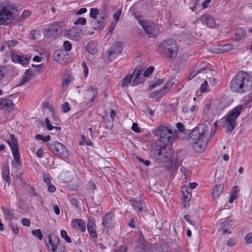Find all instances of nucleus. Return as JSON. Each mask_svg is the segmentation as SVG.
<instances>
[{
	"instance_id": "obj_30",
	"label": "nucleus",
	"mask_w": 252,
	"mask_h": 252,
	"mask_svg": "<svg viewBox=\"0 0 252 252\" xmlns=\"http://www.w3.org/2000/svg\"><path fill=\"white\" fill-rule=\"evenodd\" d=\"M209 66V64L206 63L202 62L198 65L196 70H197L198 73L201 72L206 73L208 70H210Z\"/></svg>"
},
{
	"instance_id": "obj_37",
	"label": "nucleus",
	"mask_w": 252,
	"mask_h": 252,
	"mask_svg": "<svg viewBox=\"0 0 252 252\" xmlns=\"http://www.w3.org/2000/svg\"><path fill=\"white\" fill-rule=\"evenodd\" d=\"M99 9L96 8H92L90 9V16L94 20L96 19L97 15L99 14Z\"/></svg>"
},
{
	"instance_id": "obj_43",
	"label": "nucleus",
	"mask_w": 252,
	"mask_h": 252,
	"mask_svg": "<svg viewBox=\"0 0 252 252\" xmlns=\"http://www.w3.org/2000/svg\"><path fill=\"white\" fill-rule=\"evenodd\" d=\"M9 225L13 233L15 234H18L19 232L18 225L14 222H12V221L9 222Z\"/></svg>"
},
{
	"instance_id": "obj_16",
	"label": "nucleus",
	"mask_w": 252,
	"mask_h": 252,
	"mask_svg": "<svg viewBox=\"0 0 252 252\" xmlns=\"http://www.w3.org/2000/svg\"><path fill=\"white\" fill-rule=\"evenodd\" d=\"M87 92L88 94H89L90 95H92V97L91 99L86 103L87 106L88 107H90L92 106L95 99L97 97L98 91L97 88H94L93 86H90L87 89Z\"/></svg>"
},
{
	"instance_id": "obj_46",
	"label": "nucleus",
	"mask_w": 252,
	"mask_h": 252,
	"mask_svg": "<svg viewBox=\"0 0 252 252\" xmlns=\"http://www.w3.org/2000/svg\"><path fill=\"white\" fill-rule=\"evenodd\" d=\"M154 67L153 66H150L144 72L143 75H142V78L143 79L144 77H148L149 75H150L154 71Z\"/></svg>"
},
{
	"instance_id": "obj_45",
	"label": "nucleus",
	"mask_w": 252,
	"mask_h": 252,
	"mask_svg": "<svg viewBox=\"0 0 252 252\" xmlns=\"http://www.w3.org/2000/svg\"><path fill=\"white\" fill-rule=\"evenodd\" d=\"M32 233L34 236L37 237L39 240L42 239L43 235L40 229L33 230L32 231Z\"/></svg>"
},
{
	"instance_id": "obj_55",
	"label": "nucleus",
	"mask_w": 252,
	"mask_h": 252,
	"mask_svg": "<svg viewBox=\"0 0 252 252\" xmlns=\"http://www.w3.org/2000/svg\"><path fill=\"white\" fill-rule=\"evenodd\" d=\"M70 83V81L68 78L64 80L62 83L63 90H65L67 89Z\"/></svg>"
},
{
	"instance_id": "obj_53",
	"label": "nucleus",
	"mask_w": 252,
	"mask_h": 252,
	"mask_svg": "<svg viewBox=\"0 0 252 252\" xmlns=\"http://www.w3.org/2000/svg\"><path fill=\"white\" fill-rule=\"evenodd\" d=\"M88 188L91 190H94L96 188V185L94 181L90 180L87 184Z\"/></svg>"
},
{
	"instance_id": "obj_20",
	"label": "nucleus",
	"mask_w": 252,
	"mask_h": 252,
	"mask_svg": "<svg viewBox=\"0 0 252 252\" xmlns=\"http://www.w3.org/2000/svg\"><path fill=\"white\" fill-rule=\"evenodd\" d=\"M114 214L112 212H109L106 214L102 218V224L106 228H110L113 222Z\"/></svg>"
},
{
	"instance_id": "obj_3",
	"label": "nucleus",
	"mask_w": 252,
	"mask_h": 252,
	"mask_svg": "<svg viewBox=\"0 0 252 252\" xmlns=\"http://www.w3.org/2000/svg\"><path fill=\"white\" fill-rule=\"evenodd\" d=\"M178 49L176 41L169 38L162 40L159 43L157 51L172 62L177 56Z\"/></svg>"
},
{
	"instance_id": "obj_57",
	"label": "nucleus",
	"mask_w": 252,
	"mask_h": 252,
	"mask_svg": "<svg viewBox=\"0 0 252 252\" xmlns=\"http://www.w3.org/2000/svg\"><path fill=\"white\" fill-rule=\"evenodd\" d=\"M45 124L46 126V128L48 130H51L53 128H54V126H53L50 122V120L48 118H46L45 119Z\"/></svg>"
},
{
	"instance_id": "obj_18",
	"label": "nucleus",
	"mask_w": 252,
	"mask_h": 252,
	"mask_svg": "<svg viewBox=\"0 0 252 252\" xmlns=\"http://www.w3.org/2000/svg\"><path fill=\"white\" fill-rule=\"evenodd\" d=\"M60 242V239L59 237L56 236L54 234H50L48 236V243H46V245L48 248L49 251H51L58 244V243Z\"/></svg>"
},
{
	"instance_id": "obj_29",
	"label": "nucleus",
	"mask_w": 252,
	"mask_h": 252,
	"mask_svg": "<svg viewBox=\"0 0 252 252\" xmlns=\"http://www.w3.org/2000/svg\"><path fill=\"white\" fill-rule=\"evenodd\" d=\"M12 153L14 158V160L12 162V164L14 165L15 162L18 165L20 166L21 165V161L19 150H13Z\"/></svg>"
},
{
	"instance_id": "obj_34",
	"label": "nucleus",
	"mask_w": 252,
	"mask_h": 252,
	"mask_svg": "<svg viewBox=\"0 0 252 252\" xmlns=\"http://www.w3.org/2000/svg\"><path fill=\"white\" fill-rule=\"evenodd\" d=\"M2 173L3 178L6 181L8 184H9L11 179L8 168L7 167L3 168Z\"/></svg>"
},
{
	"instance_id": "obj_39",
	"label": "nucleus",
	"mask_w": 252,
	"mask_h": 252,
	"mask_svg": "<svg viewBox=\"0 0 252 252\" xmlns=\"http://www.w3.org/2000/svg\"><path fill=\"white\" fill-rule=\"evenodd\" d=\"M246 36V32H235L234 40L237 41L243 39Z\"/></svg>"
},
{
	"instance_id": "obj_52",
	"label": "nucleus",
	"mask_w": 252,
	"mask_h": 252,
	"mask_svg": "<svg viewBox=\"0 0 252 252\" xmlns=\"http://www.w3.org/2000/svg\"><path fill=\"white\" fill-rule=\"evenodd\" d=\"M184 219L190 224L195 226V221L194 220H192L190 219V216L189 215H186L184 217Z\"/></svg>"
},
{
	"instance_id": "obj_14",
	"label": "nucleus",
	"mask_w": 252,
	"mask_h": 252,
	"mask_svg": "<svg viewBox=\"0 0 252 252\" xmlns=\"http://www.w3.org/2000/svg\"><path fill=\"white\" fill-rule=\"evenodd\" d=\"M72 228L82 233L86 231V223L81 219H73L71 222Z\"/></svg>"
},
{
	"instance_id": "obj_35",
	"label": "nucleus",
	"mask_w": 252,
	"mask_h": 252,
	"mask_svg": "<svg viewBox=\"0 0 252 252\" xmlns=\"http://www.w3.org/2000/svg\"><path fill=\"white\" fill-rule=\"evenodd\" d=\"M88 231L90 236L93 238L97 239V235L96 231V225L87 227Z\"/></svg>"
},
{
	"instance_id": "obj_21",
	"label": "nucleus",
	"mask_w": 252,
	"mask_h": 252,
	"mask_svg": "<svg viewBox=\"0 0 252 252\" xmlns=\"http://www.w3.org/2000/svg\"><path fill=\"white\" fill-rule=\"evenodd\" d=\"M221 226L220 227L219 231L222 232V234L226 233H230L231 232L228 231L232 226V221L229 220L227 219L222 222Z\"/></svg>"
},
{
	"instance_id": "obj_22",
	"label": "nucleus",
	"mask_w": 252,
	"mask_h": 252,
	"mask_svg": "<svg viewBox=\"0 0 252 252\" xmlns=\"http://www.w3.org/2000/svg\"><path fill=\"white\" fill-rule=\"evenodd\" d=\"M105 17L102 16L100 19L96 20H94L92 22V26L94 30L101 31L103 29L105 26L104 24Z\"/></svg>"
},
{
	"instance_id": "obj_19",
	"label": "nucleus",
	"mask_w": 252,
	"mask_h": 252,
	"mask_svg": "<svg viewBox=\"0 0 252 252\" xmlns=\"http://www.w3.org/2000/svg\"><path fill=\"white\" fill-rule=\"evenodd\" d=\"M14 104L12 101L8 98L0 99V110L9 111L13 108Z\"/></svg>"
},
{
	"instance_id": "obj_12",
	"label": "nucleus",
	"mask_w": 252,
	"mask_h": 252,
	"mask_svg": "<svg viewBox=\"0 0 252 252\" xmlns=\"http://www.w3.org/2000/svg\"><path fill=\"white\" fill-rule=\"evenodd\" d=\"M68 54L62 49H58L54 51L53 58L57 62L64 64L67 60Z\"/></svg>"
},
{
	"instance_id": "obj_2",
	"label": "nucleus",
	"mask_w": 252,
	"mask_h": 252,
	"mask_svg": "<svg viewBox=\"0 0 252 252\" xmlns=\"http://www.w3.org/2000/svg\"><path fill=\"white\" fill-rule=\"evenodd\" d=\"M232 91L243 93L252 90V76L247 72H238L230 83Z\"/></svg>"
},
{
	"instance_id": "obj_28",
	"label": "nucleus",
	"mask_w": 252,
	"mask_h": 252,
	"mask_svg": "<svg viewBox=\"0 0 252 252\" xmlns=\"http://www.w3.org/2000/svg\"><path fill=\"white\" fill-rule=\"evenodd\" d=\"M32 74L33 73L31 70L27 69L23 75L20 84H24L29 81L31 79Z\"/></svg>"
},
{
	"instance_id": "obj_31",
	"label": "nucleus",
	"mask_w": 252,
	"mask_h": 252,
	"mask_svg": "<svg viewBox=\"0 0 252 252\" xmlns=\"http://www.w3.org/2000/svg\"><path fill=\"white\" fill-rule=\"evenodd\" d=\"M223 189L222 185H216L213 189V195L214 197H218L220 196Z\"/></svg>"
},
{
	"instance_id": "obj_1",
	"label": "nucleus",
	"mask_w": 252,
	"mask_h": 252,
	"mask_svg": "<svg viewBox=\"0 0 252 252\" xmlns=\"http://www.w3.org/2000/svg\"><path fill=\"white\" fill-rule=\"evenodd\" d=\"M216 129H211V133L208 138L206 137V132L208 130L206 124H199L192 129L189 135L188 136V141L192 145L193 149L197 152H201L206 147L208 142L213 136Z\"/></svg>"
},
{
	"instance_id": "obj_41",
	"label": "nucleus",
	"mask_w": 252,
	"mask_h": 252,
	"mask_svg": "<svg viewBox=\"0 0 252 252\" xmlns=\"http://www.w3.org/2000/svg\"><path fill=\"white\" fill-rule=\"evenodd\" d=\"M61 236L64 239L67 243H71V239L70 237L67 235V232L64 230H62L61 231Z\"/></svg>"
},
{
	"instance_id": "obj_62",
	"label": "nucleus",
	"mask_w": 252,
	"mask_h": 252,
	"mask_svg": "<svg viewBox=\"0 0 252 252\" xmlns=\"http://www.w3.org/2000/svg\"><path fill=\"white\" fill-rule=\"evenodd\" d=\"M40 35V32H30L29 34L30 38L32 39H35L39 37Z\"/></svg>"
},
{
	"instance_id": "obj_49",
	"label": "nucleus",
	"mask_w": 252,
	"mask_h": 252,
	"mask_svg": "<svg viewBox=\"0 0 252 252\" xmlns=\"http://www.w3.org/2000/svg\"><path fill=\"white\" fill-rule=\"evenodd\" d=\"M62 110L64 113H67L70 110L69 104L67 102L64 103L62 105Z\"/></svg>"
},
{
	"instance_id": "obj_40",
	"label": "nucleus",
	"mask_w": 252,
	"mask_h": 252,
	"mask_svg": "<svg viewBox=\"0 0 252 252\" xmlns=\"http://www.w3.org/2000/svg\"><path fill=\"white\" fill-rule=\"evenodd\" d=\"M35 138L36 140H42L44 142H48V141H50V136L47 135L46 136H43L42 135L37 134L35 136Z\"/></svg>"
},
{
	"instance_id": "obj_4",
	"label": "nucleus",
	"mask_w": 252,
	"mask_h": 252,
	"mask_svg": "<svg viewBox=\"0 0 252 252\" xmlns=\"http://www.w3.org/2000/svg\"><path fill=\"white\" fill-rule=\"evenodd\" d=\"M151 156L158 162H170V165H172L173 159L172 151L167 148L166 146L153 144L151 149Z\"/></svg>"
},
{
	"instance_id": "obj_50",
	"label": "nucleus",
	"mask_w": 252,
	"mask_h": 252,
	"mask_svg": "<svg viewBox=\"0 0 252 252\" xmlns=\"http://www.w3.org/2000/svg\"><path fill=\"white\" fill-rule=\"evenodd\" d=\"M135 158L138 161L143 163L145 165L147 166H148L151 164V161L149 160H144L143 158L138 156H136Z\"/></svg>"
},
{
	"instance_id": "obj_36",
	"label": "nucleus",
	"mask_w": 252,
	"mask_h": 252,
	"mask_svg": "<svg viewBox=\"0 0 252 252\" xmlns=\"http://www.w3.org/2000/svg\"><path fill=\"white\" fill-rule=\"evenodd\" d=\"M65 251V246L63 245L60 244L59 242L58 243V244L55 246V248L52 249L51 251L52 252H64Z\"/></svg>"
},
{
	"instance_id": "obj_26",
	"label": "nucleus",
	"mask_w": 252,
	"mask_h": 252,
	"mask_svg": "<svg viewBox=\"0 0 252 252\" xmlns=\"http://www.w3.org/2000/svg\"><path fill=\"white\" fill-rule=\"evenodd\" d=\"M10 140H7V143L9 144L11 151L19 150L18 141L15 136L13 134H10Z\"/></svg>"
},
{
	"instance_id": "obj_32",
	"label": "nucleus",
	"mask_w": 252,
	"mask_h": 252,
	"mask_svg": "<svg viewBox=\"0 0 252 252\" xmlns=\"http://www.w3.org/2000/svg\"><path fill=\"white\" fill-rule=\"evenodd\" d=\"M3 212L5 217L9 220V222L11 221L14 219V214L12 210L8 208L3 209Z\"/></svg>"
},
{
	"instance_id": "obj_25",
	"label": "nucleus",
	"mask_w": 252,
	"mask_h": 252,
	"mask_svg": "<svg viewBox=\"0 0 252 252\" xmlns=\"http://www.w3.org/2000/svg\"><path fill=\"white\" fill-rule=\"evenodd\" d=\"M87 51L92 55H94L98 52V45L94 41L89 42L86 46Z\"/></svg>"
},
{
	"instance_id": "obj_6",
	"label": "nucleus",
	"mask_w": 252,
	"mask_h": 252,
	"mask_svg": "<svg viewBox=\"0 0 252 252\" xmlns=\"http://www.w3.org/2000/svg\"><path fill=\"white\" fill-rule=\"evenodd\" d=\"M243 109V105H238L233 108L227 116L223 118L226 124V133L231 132L236 127V119Z\"/></svg>"
},
{
	"instance_id": "obj_9",
	"label": "nucleus",
	"mask_w": 252,
	"mask_h": 252,
	"mask_svg": "<svg viewBox=\"0 0 252 252\" xmlns=\"http://www.w3.org/2000/svg\"><path fill=\"white\" fill-rule=\"evenodd\" d=\"M123 50V44L121 42H116L114 43L108 50L106 51L108 58L110 61H112L118 55L120 54Z\"/></svg>"
},
{
	"instance_id": "obj_51",
	"label": "nucleus",
	"mask_w": 252,
	"mask_h": 252,
	"mask_svg": "<svg viewBox=\"0 0 252 252\" xmlns=\"http://www.w3.org/2000/svg\"><path fill=\"white\" fill-rule=\"evenodd\" d=\"M239 192L238 186H234L232 188L230 195L237 198V193Z\"/></svg>"
},
{
	"instance_id": "obj_56",
	"label": "nucleus",
	"mask_w": 252,
	"mask_h": 252,
	"mask_svg": "<svg viewBox=\"0 0 252 252\" xmlns=\"http://www.w3.org/2000/svg\"><path fill=\"white\" fill-rule=\"evenodd\" d=\"M81 142L83 144H86L87 145L91 146L92 145V142L90 140L88 141L86 140V137L84 135H81Z\"/></svg>"
},
{
	"instance_id": "obj_64",
	"label": "nucleus",
	"mask_w": 252,
	"mask_h": 252,
	"mask_svg": "<svg viewBox=\"0 0 252 252\" xmlns=\"http://www.w3.org/2000/svg\"><path fill=\"white\" fill-rule=\"evenodd\" d=\"M245 240L248 244H251L252 242V233H250L246 235Z\"/></svg>"
},
{
	"instance_id": "obj_38",
	"label": "nucleus",
	"mask_w": 252,
	"mask_h": 252,
	"mask_svg": "<svg viewBox=\"0 0 252 252\" xmlns=\"http://www.w3.org/2000/svg\"><path fill=\"white\" fill-rule=\"evenodd\" d=\"M63 48L66 53L69 52L72 49V44L68 41H64L63 43Z\"/></svg>"
},
{
	"instance_id": "obj_23",
	"label": "nucleus",
	"mask_w": 252,
	"mask_h": 252,
	"mask_svg": "<svg viewBox=\"0 0 252 252\" xmlns=\"http://www.w3.org/2000/svg\"><path fill=\"white\" fill-rule=\"evenodd\" d=\"M130 205L133 207V209L135 211L140 212L143 209L144 201L140 199L137 201L135 198H133L129 200Z\"/></svg>"
},
{
	"instance_id": "obj_48",
	"label": "nucleus",
	"mask_w": 252,
	"mask_h": 252,
	"mask_svg": "<svg viewBox=\"0 0 252 252\" xmlns=\"http://www.w3.org/2000/svg\"><path fill=\"white\" fill-rule=\"evenodd\" d=\"M232 49V45L230 44H226L223 45L221 47V50L222 52H226L231 50Z\"/></svg>"
},
{
	"instance_id": "obj_17",
	"label": "nucleus",
	"mask_w": 252,
	"mask_h": 252,
	"mask_svg": "<svg viewBox=\"0 0 252 252\" xmlns=\"http://www.w3.org/2000/svg\"><path fill=\"white\" fill-rule=\"evenodd\" d=\"M65 24L63 22H55L49 26L44 32H63L65 30Z\"/></svg>"
},
{
	"instance_id": "obj_7",
	"label": "nucleus",
	"mask_w": 252,
	"mask_h": 252,
	"mask_svg": "<svg viewBox=\"0 0 252 252\" xmlns=\"http://www.w3.org/2000/svg\"><path fill=\"white\" fill-rule=\"evenodd\" d=\"M143 69L140 66H137L132 74L127 75L123 79L121 86L122 87H127L129 84L134 86L141 83L143 81L141 74Z\"/></svg>"
},
{
	"instance_id": "obj_10",
	"label": "nucleus",
	"mask_w": 252,
	"mask_h": 252,
	"mask_svg": "<svg viewBox=\"0 0 252 252\" xmlns=\"http://www.w3.org/2000/svg\"><path fill=\"white\" fill-rule=\"evenodd\" d=\"M13 19L12 13L2 4H0V25H7L11 23Z\"/></svg>"
},
{
	"instance_id": "obj_27",
	"label": "nucleus",
	"mask_w": 252,
	"mask_h": 252,
	"mask_svg": "<svg viewBox=\"0 0 252 252\" xmlns=\"http://www.w3.org/2000/svg\"><path fill=\"white\" fill-rule=\"evenodd\" d=\"M64 36L75 41L79 40L82 37L81 32H65Z\"/></svg>"
},
{
	"instance_id": "obj_8",
	"label": "nucleus",
	"mask_w": 252,
	"mask_h": 252,
	"mask_svg": "<svg viewBox=\"0 0 252 252\" xmlns=\"http://www.w3.org/2000/svg\"><path fill=\"white\" fill-rule=\"evenodd\" d=\"M47 146L54 154L59 157L66 158L68 153L63 144L60 142L52 141L47 144Z\"/></svg>"
},
{
	"instance_id": "obj_44",
	"label": "nucleus",
	"mask_w": 252,
	"mask_h": 252,
	"mask_svg": "<svg viewBox=\"0 0 252 252\" xmlns=\"http://www.w3.org/2000/svg\"><path fill=\"white\" fill-rule=\"evenodd\" d=\"M138 243L140 244L143 247H145L146 245V242L144 239V236L140 232L139 235L138 236V238L137 239Z\"/></svg>"
},
{
	"instance_id": "obj_61",
	"label": "nucleus",
	"mask_w": 252,
	"mask_h": 252,
	"mask_svg": "<svg viewBox=\"0 0 252 252\" xmlns=\"http://www.w3.org/2000/svg\"><path fill=\"white\" fill-rule=\"evenodd\" d=\"M207 81L205 80L200 87V90L201 93H205L206 92V90H207Z\"/></svg>"
},
{
	"instance_id": "obj_13",
	"label": "nucleus",
	"mask_w": 252,
	"mask_h": 252,
	"mask_svg": "<svg viewBox=\"0 0 252 252\" xmlns=\"http://www.w3.org/2000/svg\"><path fill=\"white\" fill-rule=\"evenodd\" d=\"M12 61L16 63H19L22 65L27 64L29 63L31 57L28 55H18L16 54H11Z\"/></svg>"
},
{
	"instance_id": "obj_59",
	"label": "nucleus",
	"mask_w": 252,
	"mask_h": 252,
	"mask_svg": "<svg viewBox=\"0 0 252 252\" xmlns=\"http://www.w3.org/2000/svg\"><path fill=\"white\" fill-rule=\"evenodd\" d=\"M70 201L71 204L74 206L75 208L78 207V203L79 201L75 198L73 197H71L70 198Z\"/></svg>"
},
{
	"instance_id": "obj_47",
	"label": "nucleus",
	"mask_w": 252,
	"mask_h": 252,
	"mask_svg": "<svg viewBox=\"0 0 252 252\" xmlns=\"http://www.w3.org/2000/svg\"><path fill=\"white\" fill-rule=\"evenodd\" d=\"M86 22H87V20L85 18L80 17L74 22V24L75 25L80 24L81 25H84L86 24Z\"/></svg>"
},
{
	"instance_id": "obj_33",
	"label": "nucleus",
	"mask_w": 252,
	"mask_h": 252,
	"mask_svg": "<svg viewBox=\"0 0 252 252\" xmlns=\"http://www.w3.org/2000/svg\"><path fill=\"white\" fill-rule=\"evenodd\" d=\"M191 194L189 192H187L186 195L184 193L183 198L182 199V203L185 208L188 207L189 205V201L191 198Z\"/></svg>"
},
{
	"instance_id": "obj_5",
	"label": "nucleus",
	"mask_w": 252,
	"mask_h": 252,
	"mask_svg": "<svg viewBox=\"0 0 252 252\" xmlns=\"http://www.w3.org/2000/svg\"><path fill=\"white\" fill-rule=\"evenodd\" d=\"M153 133L156 136L159 137V140L164 146L171 144L174 140L172 130L163 125L158 126L153 130Z\"/></svg>"
},
{
	"instance_id": "obj_54",
	"label": "nucleus",
	"mask_w": 252,
	"mask_h": 252,
	"mask_svg": "<svg viewBox=\"0 0 252 252\" xmlns=\"http://www.w3.org/2000/svg\"><path fill=\"white\" fill-rule=\"evenodd\" d=\"M125 245H120L117 249H114V252H125L126 251Z\"/></svg>"
},
{
	"instance_id": "obj_58",
	"label": "nucleus",
	"mask_w": 252,
	"mask_h": 252,
	"mask_svg": "<svg viewBox=\"0 0 252 252\" xmlns=\"http://www.w3.org/2000/svg\"><path fill=\"white\" fill-rule=\"evenodd\" d=\"M121 14V11L120 10L116 11L113 17L115 19V23H116L120 19Z\"/></svg>"
},
{
	"instance_id": "obj_63",
	"label": "nucleus",
	"mask_w": 252,
	"mask_h": 252,
	"mask_svg": "<svg viewBox=\"0 0 252 252\" xmlns=\"http://www.w3.org/2000/svg\"><path fill=\"white\" fill-rule=\"evenodd\" d=\"M22 224L26 226H29L31 224V221L29 219L23 218L21 220Z\"/></svg>"
},
{
	"instance_id": "obj_11",
	"label": "nucleus",
	"mask_w": 252,
	"mask_h": 252,
	"mask_svg": "<svg viewBox=\"0 0 252 252\" xmlns=\"http://www.w3.org/2000/svg\"><path fill=\"white\" fill-rule=\"evenodd\" d=\"M174 78L169 79L163 86L161 90L156 91L150 94V97L154 98H161L173 87L175 83Z\"/></svg>"
},
{
	"instance_id": "obj_15",
	"label": "nucleus",
	"mask_w": 252,
	"mask_h": 252,
	"mask_svg": "<svg viewBox=\"0 0 252 252\" xmlns=\"http://www.w3.org/2000/svg\"><path fill=\"white\" fill-rule=\"evenodd\" d=\"M140 25L143 28L144 32H153L158 30V27L155 23L150 20H144V21H141Z\"/></svg>"
},
{
	"instance_id": "obj_42",
	"label": "nucleus",
	"mask_w": 252,
	"mask_h": 252,
	"mask_svg": "<svg viewBox=\"0 0 252 252\" xmlns=\"http://www.w3.org/2000/svg\"><path fill=\"white\" fill-rule=\"evenodd\" d=\"M164 82L163 79H158L155 81L154 84L151 85L149 86L148 91H151L155 88V86H158L162 84Z\"/></svg>"
},
{
	"instance_id": "obj_24",
	"label": "nucleus",
	"mask_w": 252,
	"mask_h": 252,
	"mask_svg": "<svg viewBox=\"0 0 252 252\" xmlns=\"http://www.w3.org/2000/svg\"><path fill=\"white\" fill-rule=\"evenodd\" d=\"M201 20L204 24L206 25L209 27L212 28L215 26V20L213 17L210 15H203Z\"/></svg>"
},
{
	"instance_id": "obj_60",
	"label": "nucleus",
	"mask_w": 252,
	"mask_h": 252,
	"mask_svg": "<svg viewBox=\"0 0 252 252\" xmlns=\"http://www.w3.org/2000/svg\"><path fill=\"white\" fill-rule=\"evenodd\" d=\"M94 225H96L95 220L93 218H89L88 219L87 224V227H88L89 226H94Z\"/></svg>"
}]
</instances>
